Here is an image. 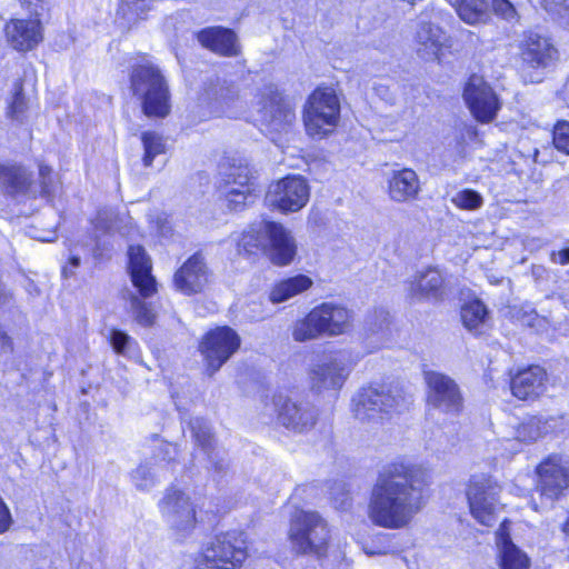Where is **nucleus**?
Wrapping results in <instances>:
<instances>
[{
	"label": "nucleus",
	"instance_id": "1",
	"mask_svg": "<svg viewBox=\"0 0 569 569\" xmlns=\"http://www.w3.org/2000/svg\"><path fill=\"white\" fill-rule=\"evenodd\" d=\"M425 471L413 465L391 463L378 476L368 502L373 525L398 530L411 525L426 506Z\"/></svg>",
	"mask_w": 569,
	"mask_h": 569
},
{
	"label": "nucleus",
	"instance_id": "2",
	"mask_svg": "<svg viewBox=\"0 0 569 569\" xmlns=\"http://www.w3.org/2000/svg\"><path fill=\"white\" fill-rule=\"evenodd\" d=\"M237 247L240 253L247 254L263 250L277 266L289 264L297 253V243L291 232L273 221L250 226L237 239Z\"/></svg>",
	"mask_w": 569,
	"mask_h": 569
},
{
	"label": "nucleus",
	"instance_id": "3",
	"mask_svg": "<svg viewBox=\"0 0 569 569\" xmlns=\"http://www.w3.org/2000/svg\"><path fill=\"white\" fill-rule=\"evenodd\" d=\"M330 528L317 511L296 510L290 518L288 539L296 555L322 559L330 542Z\"/></svg>",
	"mask_w": 569,
	"mask_h": 569
},
{
	"label": "nucleus",
	"instance_id": "4",
	"mask_svg": "<svg viewBox=\"0 0 569 569\" xmlns=\"http://www.w3.org/2000/svg\"><path fill=\"white\" fill-rule=\"evenodd\" d=\"M351 321L350 310L340 305L323 302L295 323L292 337L296 341L305 342L322 336H340L350 329Z\"/></svg>",
	"mask_w": 569,
	"mask_h": 569
},
{
	"label": "nucleus",
	"instance_id": "5",
	"mask_svg": "<svg viewBox=\"0 0 569 569\" xmlns=\"http://www.w3.org/2000/svg\"><path fill=\"white\" fill-rule=\"evenodd\" d=\"M409 399L399 387L362 388L352 399L353 415L362 422H379L407 408Z\"/></svg>",
	"mask_w": 569,
	"mask_h": 569
},
{
	"label": "nucleus",
	"instance_id": "6",
	"mask_svg": "<svg viewBox=\"0 0 569 569\" xmlns=\"http://www.w3.org/2000/svg\"><path fill=\"white\" fill-rule=\"evenodd\" d=\"M247 549L243 531L217 535L196 558L194 569H239L248 556Z\"/></svg>",
	"mask_w": 569,
	"mask_h": 569
},
{
	"label": "nucleus",
	"instance_id": "7",
	"mask_svg": "<svg viewBox=\"0 0 569 569\" xmlns=\"http://www.w3.org/2000/svg\"><path fill=\"white\" fill-rule=\"evenodd\" d=\"M39 181L34 173L21 164L0 166V188L14 199H34L38 196L50 198L53 193L51 169L47 166L39 168Z\"/></svg>",
	"mask_w": 569,
	"mask_h": 569
},
{
	"label": "nucleus",
	"instance_id": "8",
	"mask_svg": "<svg viewBox=\"0 0 569 569\" xmlns=\"http://www.w3.org/2000/svg\"><path fill=\"white\" fill-rule=\"evenodd\" d=\"M131 89L142 100L148 117L163 118L170 111V93L164 77L153 64H139L131 73Z\"/></svg>",
	"mask_w": 569,
	"mask_h": 569
},
{
	"label": "nucleus",
	"instance_id": "9",
	"mask_svg": "<svg viewBox=\"0 0 569 569\" xmlns=\"http://www.w3.org/2000/svg\"><path fill=\"white\" fill-rule=\"evenodd\" d=\"M340 117V102L332 88H317L308 98L303 111L307 133L321 139L333 131Z\"/></svg>",
	"mask_w": 569,
	"mask_h": 569
},
{
	"label": "nucleus",
	"instance_id": "10",
	"mask_svg": "<svg viewBox=\"0 0 569 569\" xmlns=\"http://www.w3.org/2000/svg\"><path fill=\"white\" fill-rule=\"evenodd\" d=\"M500 487L491 477L486 475L472 476L468 488L467 499L472 517L481 525L491 527L498 510Z\"/></svg>",
	"mask_w": 569,
	"mask_h": 569
},
{
	"label": "nucleus",
	"instance_id": "11",
	"mask_svg": "<svg viewBox=\"0 0 569 569\" xmlns=\"http://www.w3.org/2000/svg\"><path fill=\"white\" fill-rule=\"evenodd\" d=\"M200 101L208 106L210 113L230 118L238 117L244 108L237 83L222 77L210 78L204 82Z\"/></svg>",
	"mask_w": 569,
	"mask_h": 569
},
{
	"label": "nucleus",
	"instance_id": "12",
	"mask_svg": "<svg viewBox=\"0 0 569 569\" xmlns=\"http://www.w3.org/2000/svg\"><path fill=\"white\" fill-rule=\"evenodd\" d=\"M254 99L259 107L258 111L261 113V120L272 131L284 130L296 118L292 107L271 81H264L257 87Z\"/></svg>",
	"mask_w": 569,
	"mask_h": 569
},
{
	"label": "nucleus",
	"instance_id": "13",
	"mask_svg": "<svg viewBox=\"0 0 569 569\" xmlns=\"http://www.w3.org/2000/svg\"><path fill=\"white\" fill-rule=\"evenodd\" d=\"M240 337L230 327H218L202 339L200 351L207 362L209 375L217 372L239 349Z\"/></svg>",
	"mask_w": 569,
	"mask_h": 569
},
{
	"label": "nucleus",
	"instance_id": "14",
	"mask_svg": "<svg viewBox=\"0 0 569 569\" xmlns=\"http://www.w3.org/2000/svg\"><path fill=\"white\" fill-rule=\"evenodd\" d=\"M428 388V403L446 413L457 415L462 411L463 397L458 383L449 376L427 370L423 372Z\"/></svg>",
	"mask_w": 569,
	"mask_h": 569
},
{
	"label": "nucleus",
	"instance_id": "15",
	"mask_svg": "<svg viewBox=\"0 0 569 569\" xmlns=\"http://www.w3.org/2000/svg\"><path fill=\"white\" fill-rule=\"evenodd\" d=\"M309 194V186L302 177H287L269 187L266 201L281 211L296 212L306 206Z\"/></svg>",
	"mask_w": 569,
	"mask_h": 569
},
{
	"label": "nucleus",
	"instance_id": "16",
	"mask_svg": "<svg viewBox=\"0 0 569 569\" xmlns=\"http://www.w3.org/2000/svg\"><path fill=\"white\" fill-rule=\"evenodd\" d=\"M159 509L167 523L177 531L187 532L194 527L196 510L189 496L183 491L170 487L161 500Z\"/></svg>",
	"mask_w": 569,
	"mask_h": 569
},
{
	"label": "nucleus",
	"instance_id": "17",
	"mask_svg": "<svg viewBox=\"0 0 569 569\" xmlns=\"http://www.w3.org/2000/svg\"><path fill=\"white\" fill-rule=\"evenodd\" d=\"M278 421L295 432L311 430L318 419V412L309 401H293L283 395L273 397Z\"/></svg>",
	"mask_w": 569,
	"mask_h": 569
},
{
	"label": "nucleus",
	"instance_id": "18",
	"mask_svg": "<svg viewBox=\"0 0 569 569\" xmlns=\"http://www.w3.org/2000/svg\"><path fill=\"white\" fill-rule=\"evenodd\" d=\"M463 98L473 114L480 122H490L495 119L500 102L492 88L482 77L472 74L463 91Z\"/></svg>",
	"mask_w": 569,
	"mask_h": 569
},
{
	"label": "nucleus",
	"instance_id": "19",
	"mask_svg": "<svg viewBox=\"0 0 569 569\" xmlns=\"http://www.w3.org/2000/svg\"><path fill=\"white\" fill-rule=\"evenodd\" d=\"M349 376L348 358L337 353L323 358L313 365L310 371L311 388L321 393L327 390H339Z\"/></svg>",
	"mask_w": 569,
	"mask_h": 569
},
{
	"label": "nucleus",
	"instance_id": "20",
	"mask_svg": "<svg viewBox=\"0 0 569 569\" xmlns=\"http://www.w3.org/2000/svg\"><path fill=\"white\" fill-rule=\"evenodd\" d=\"M209 282V269L201 253H194L173 274L177 291L191 296L201 292Z\"/></svg>",
	"mask_w": 569,
	"mask_h": 569
},
{
	"label": "nucleus",
	"instance_id": "21",
	"mask_svg": "<svg viewBox=\"0 0 569 569\" xmlns=\"http://www.w3.org/2000/svg\"><path fill=\"white\" fill-rule=\"evenodd\" d=\"M178 447L172 443H162L158 453L154 457L156 462L144 461L140 463L130 473L131 482L139 491H149L152 489L160 477L159 462H166L170 469H173L177 463Z\"/></svg>",
	"mask_w": 569,
	"mask_h": 569
},
{
	"label": "nucleus",
	"instance_id": "22",
	"mask_svg": "<svg viewBox=\"0 0 569 569\" xmlns=\"http://www.w3.org/2000/svg\"><path fill=\"white\" fill-rule=\"evenodd\" d=\"M407 292L417 301H440L446 295L445 277L437 268L419 270L408 279Z\"/></svg>",
	"mask_w": 569,
	"mask_h": 569
},
{
	"label": "nucleus",
	"instance_id": "23",
	"mask_svg": "<svg viewBox=\"0 0 569 569\" xmlns=\"http://www.w3.org/2000/svg\"><path fill=\"white\" fill-rule=\"evenodd\" d=\"M540 495L553 500L569 485V468L562 463L561 457H549L538 469Z\"/></svg>",
	"mask_w": 569,
	"mask_h": 569
},
{
	"label": "nucleus",
	"instance_id": "24",
	"mask_svg": "<svg viewBox=\"0 0 569 569\" xmlns=\"http://www.w3.org/2000/svg\"><path fill=\"white\" fill-rule=\"evenodd\" d=\"M8 43L18 51L32 50L42 41V27L39 17L12 19L4 28Z\"/></svg>",
	"mask_w": 569,
	"mask_h": 569
},
{
	"label": "nucleus",
	"instance_id": "25",
	"mask_svg": "<svg viewBox=\"0 0 569 569\" xmlns=\"http://www.w3.org/2000/svg\"><path fill=\"white\" fill-rule=\"evenodd\" d=\"M129 272L133 286L140 295L148 298L156 293L157 282L151 274V259L141 246H130L128 249Z\"/></svg>",
	"mask_w": 569,
	"mask_h": 569
},
{
	"label": "nucleus",
	"instance_id": "26",
	"mask_svg": "<svg viewBox=\"0 0 569 569\" xmlns=\"http://www.w3.org/2000/svg\"><path fill=\"white\" fill-rule=\"evenodd\" d=\"M519 48L522 62L531 68H547L558 59V51L550 40L538 33L525 34Z\"/></svg>",
	"mask_w": 569,
	"mask_h": 569
},
{
	"label": "nucleus",
	"instance_id": "27",
	"mask_svg": "<svg viewBox=\"0 0 569 569\" xmlns=\"http://www.w3.org/2000/svg\"><path fill=\"white\" fill-rule=\"evenodd\" d=\"M449 47V37L438 26L420 22L416 32V50L426 61L439 60L443 48Z\"/></svg>",
	"mask_w": 569,
	"mask_h": 569
},
{
	"label": "nucleus",
	"instance_id": "28",
	"mask_svg": "<svg viewBox=\"0 0 569 569\" xmlns=\"http://www.w3.org/2000/svg\"><path fill=\"white\" fill-rule=\"evenodd\" d=\"M547 372L540 366H531L511 378V391L521 400L533 399L546 390Z\"/></svg>",
	"mask_w": 569,
	"mask_h": 569
},
{
	"label": "nucleus",
	"instance_id": "29",
	"mask_svg": "<svg viewBox=\"0 0 569 569\" xmlns=\"http://www.w3.org/2000/svg\"><path fill=\"white\" fill-rule=\"evenodd\" d=\"M421 191L420 180L415 170L403 168L393 171L388 179L389 198L398 203L413 201Z\"/></svg>",
	"mask_w": 569,
	"mask_h": 569
},
{
	"label": "nucleus",
	"instance_id": "30",
	"mask_svg": "<svg viewBox=\"0 0 569 569\" xmlns=\"http://www.w3.org/2000/svg\"><path fill=\"white\" fill-rule=\"evenodd\" d=\"M199 42L222 56L238 54L237 39L233 31L220 27L208 28L198 33Z\"/></svg>",
	"mask_w": 569,
	"mask_h": 569
},
{
	"label": "nucleus",
	"instance_id": "31",
	"mask_svg": "<svg viewBox=\"0 0 569 569\" xmlns=\"http://www.w3.org/2000/svg\"><path fill=\"white\" fill-rule=\"evenodd\" d=\"M497 546L499 549L500 569H528L530 560L510 539L508 535L500 533Z\"/></svg>",
	"mask_w": 569,
	"mask_h": 569
},
{
	"label": "nucleus",
	"instance_id": "32",
	"mask_svg": "<svg viewBox=\"0 0 569 569\" xmlns=\"http://www.w3.org/2000/svg\"><path fill=\"white\" fill-rule=\"evenodd\" d=\"M455 9L459 18L468 24L486 23L490 18L488 0H457Z\"/></svg>",
	"mask_w": 569,
	"mask_h": 569
},
{
	"label": "nucleus",
	"instance_id": "33",
	"mask_svg": "<svg viewBox=\"0 0 569 569\" xmlns=\"http://www.w3.org/2000/svg\"><path fill=\"white\" fill-rule=\"evenodd\" d=\"M121 218L112 208H101L98 210L96 218L91 221L94 229V247L92 249L93 257L99 259L101 247L98 233H110L120 230Z\"/></svg>",
	"mask_w": 569,
	"mask_h": 569
},
{
	"label": "nucleus",
	"instance_id": "34",
	"mask_svg": "<svg viewBox=\"0 0 569 569\" xmlns=\"http://www.w3.org/2000/svg\"><path fill=\"white\" fill-rule=\"evenodd\" d=\"M312 284V280L305 276L298 274L278 282L270 292V300L273 303L283 302L296 295H299Z\"/></svg>",
	"mask_w": 569,
	"mask_h": 569
},
{
	"label": "nucleus",
	"instance_id": "35",
	"mask_svg": "<svg viewBox=\"0 0 569 569\" xmlns=\"http://www.w3.org/2000/svg\"><path fill=\"white\" fill-rule=\"evenodd\" d=\"M487 307L480 301L475 300L461 308V320L463 326L476 335L481 332L487 321Z\"/></svg>",
	"mask_w": 569,
	"mask_h": 569
},
{
	"label": "nucleus",
	"instance_id": "36",
	"mask_svg": "<svg viewBox=\"0 0 569 569\" xmlns=\"http://www.w3.org/2000/svg\"><path fill=\"white\" fill-rule=\"evenodd\" d=\"M192 438L196 445L203 451H209L216 447V439L209 422L200 417L191 418L188 422Z\"/></svg>",
	"mask_w": 569,
	"mask_h": 569
},
{
	"label": "nucleus",
	"instance_id": "37",
	"mask_svg": "<svg viewBox=\"0 0 569 569\" xmlns=\"http://www.w3.org/2000/svg\"><path fill=\"white\" fill-rule=\"evenodd\" d=\"M29 108V99L23 92V83L20 79L13 82L11 98L8 102L7 117L11 120L23 122Z\"/></svg>",
	"mask_w": 569,
	"mask_h": 569
},
{
	"label": "nucleus",
	"instance_id": "38",
	"mask_svg": "<svg viewBox=\"0 0 569 569\" xmlns=\"http://www.w3.org/2000/svg\"><path fill=\"white\" fill-rule=\"evenodd\" d=\"M252 180L253 176L247 163L232 164L224 172L227 188L237 187L238 189L254 190Z\"/></svg>",
	"mask_w": 569,
	"mask_h": 569
},
{
	"label": "nucleus",
	"instance_id": "39",
	"mask_svg": "<svg viewBox=\"0 0 569 569\" xmlns=\"http://www.w3.org/2000/svg\"><path fill=\"white\" fill-rule=\"evenodd\" d=\"M141 141L144 150L143 166L150 167L157 156L166 152L163 137L154 131H146L141 134Z\"/></svg>",
	"mask_w": 569,
	"mask_h": 569
},
{
	"label": "nucleus",
	"instance_id": "40",
	"mask_svg": "<svg viewBox=\"0 0 569 569\" xmlns=\"http://www.w3.org/2000/svg\"><path fill=\"white\" fill-rule=\"evenodd\" d=\"M547 431V427L540 419L532 417L521 423L517 429V438L520 441H535Z\"/></svg>",
	"mask_w": 569,
	"mask_h": 569
},
{
	"label": "nucleus",
	"instance_id": "41",
	"mask_svg": "<svg viewBox=\"0 0 569 569\" xmlns=\"http://www.w3.org/2000/svg\"><path fill=\"white\" fill-rule=\"evenodd\" d=\"M451 202L463 210H477L483 204V198L472 189H463L452 197Z\"/></svg>",
	"mask_w": 569,
	"mask_h": 569
},
{
	"label": "nucleus",
	"instance_id": "42",
	"mask_svg": "<svg viewBox=\"0 0 569 569\" xmlns=\"http://www.w3.org/2000/svg\"><path fill=\"white\" fill-rule=\"evenodd\" d=\"M130 307L133 312L136 321L143 326H152L156 319V315L152 309L137 296H132L130 300Z\"/></svg>",
	"mask_w": 569,
	"mask_h": 569
},
{
	"label": "nucleus",
	"instance_id": "43",
	"mask_svg": "<svg viewBox=\"0 0 569 569\" xmlns=\"http://www.w3.org/2000/svg\"><path fill=\"white\" fill-rule=\"evenodd\" d=\"M253 190L249 189H238L237 187L227 188L226 191V201L227 207L230 210L239 211L242 210L248 200L253 197Z\"/></svg>",
	"mask_w": 569,
	"mask_h": 569
},
{
	"label": "nucleus",
	"instance_id": "44",
	"mask_svg": "<svg viewBox=\"0 0 569 569\" xmlns=\"http://www.w3.org/2000/svg\"><path fill=\"white\" fill-rule=\"evenodd\" d=\"M110 343L117 353L127 356L133 351L136 341L124 331L112 329L110 332Z\"/></svg>",
	"mask_w": 569,
	"mask_h": 569
},
{
	"label": "nucleus",
	"instance_id": "45",
	"mask_svg": "<svg viewBox=\"0 0 569 569\" xmlns=\"http://www.w3.org/2000/svg\"><path fill=\"white\" fill-rule=\"evenodd\" d=\"M207 456L208 466L207 468L212 470L214 473L222 476L229 469V460L227 455L217 447L212 448L209 451L203 452Z\"/></svg>",
	"mask_w": 569,
	"mask_h": 569
},
{
	"label": "nucleus",
	"instance_id": "46",
	"mask_svg": "<svg viewBox=\"0 0 569 569\" xmlns=\"http://www.w3.org/2000/svg\"><path fill=\"white\" fill-rule=\"evenodd\" d=\"M552 142L557 150L569 154V122L559 120L552 132Z\"/></svg>",
	"mask_w": 569,
	"mask_h": 569
},
{
	"label": "nucleus",
	"instance_id": "47",
	"mask_svg": "<svg viewBox=\"0 0 569 569\" xmlns=\"http://www.w3.org/2000/svg\"><path fill=\"white\" fill-rule=\"evenodd\" d=\"M331 500L336 509L345 510L350 507L349 491L346 489V485L342 482L336 483L331 488Z\"/></svg>",
	"mask_w": 569,
	"mask_h": 569
},
{
	"label": "nucleus",
	"instance_id": "48",
	"mask_svg": "<svg viewBox=\"0 0 569 569\" xmlns=\"http://www.w3.org/2000/svg\"><path fill=\"white\" fill-rule=\"evenodd\" d=\"M495 13L505 20L511 21L516 18L517 11L509 0H492Z\"/></svg>",
	"mask_w": 569,
	"mask_h": 569
},
{
	"label": "nucleus",
	"instance_id": "49",
	"mask_svg": "<svg viewBox=\"0 0 569 569\" xmlns=\"http://www.w3.org/2000/svg\"><path fill=\"white\" fill-rule=\"evenodd\" d=\"M542 4L547 11L558 14L569 10V0H542Z\"/></svg>",
	"mask_w": 569,
	"mask_h": 569
},
{
	"label": "nucleus",
	"instance_id": "50",
	"mask_svg": "<svg viewBox=\"0 0 569 569\" xmlns=\"http://www.w3.org/2000/svg\"><path fill=\"white\" fill-rule=\"evenodd\" d=\"M22 7L27 8L31 16L40 17L44 10L47 0H20Z\"/></svg>",
	"mask_w": 569,
	"mask_h": 569
},
{
	"label": "nucleus",
	"instance_id": "51",
	"mask_svg": "<svg viewBox=\"0 0 569 569\" xmlns=\"http://www.w3.org/2000/svg\"><path fill=\"white\" fill-rule=\"evenodd\" d=\"M12 519L9 508L0 497V533L6 532L11 526Z\"/></svg>",
	"mask_w": 569,
	"mask_h": 569
},
{
	"label": "nucleus",
	"instance_id": "52",
	"mask_svg": "<svg viewBox=\"0 0 569 569\" xmlns=\"http://www.w3.org/2000/svg\"><path fill=\"white\" fill-rule=\"evenodd\" d=\"M550 261L560 266L569 264V247L560 250H552L550 253Z\"/></svg>",
	"mask_w": 569,
	"mask_h": 569
},
{
	"label": "nucleus",
	"instance_id": "53",
	"mask_svg": "<svg viewBox=\"0 0 569 569\" xmlns=\"http://www.w3.org/2000/svg\"><path fill=\"white\" fill-rule=\"evenodd\" d=\"M13 346L11 338L7 335L3 328L0 326V355H8L12 352Z\"/></svg>",
	"mask_w": 569,
	"mask_h": 569
},
{
	"label": "nucleus",
	"instance_id": "54",
	"mask_svg": "<svg viewBox=\"0 0 569 569\" xmlns=\"http://www.w3.org/2000/svg\"><path fill=\"white\" fill-rule=\"evenodd\" d=\"M74 270H76V269H73L70 264L64 266V267L62 268V276H63L64 278L72 277V276H74Z\"/></svg>",
	"mask_w": 569,
	"mask_h": 569
},
{
	"label": "nucleus",
	"instance_id": "55",
	"mask_svg": "<svg viewBox=\"0 0 569 569\" xmlns=\"http://www.w3.org/2000/svg\"><path fill=\"white\" fill-rule=\"evenodd\" d=\"M73 269H77L80 266V258L78 256H72L69 259V263Z\"/></svg>",
	"mask_w": 569,
	"mask_h": 569
},
{
	"label": "nucleus",
	"instance_id": "56",
	"mask_svg": "<svg viewBox=\"0 0 569 569\" xmlns=\"http://www.w3.org/2000/svg\"><path fill=\"white\" fill-rule=\"evenodd\" d=\"M447 2H449L452 7H455V3L457 0H446Z\"/></svg>",
	"mask_w": 569,
	"mask_h": 569
}]
</instances>
